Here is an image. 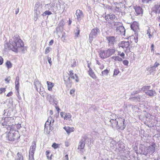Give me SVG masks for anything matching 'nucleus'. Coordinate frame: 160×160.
I'll list each match as a JSON object with an SVG mask.
<instances>
[{
	"label": "nucleus",
	"mask_w": 160,
	"mask_h": 160,
	"mask_svg": "<svg viewBox=\"0 0 160 160\" xmlns=\"http://www.w3.org/2000/svg\"><path fill=\"white\" fill-rule=\"evenodd\" d=\"M117 120V119L116 120H110V122L112 126H117V122L115 123V121H116Z\"/></svg>",
	"instance_id": "49530a36"
},
{
	"label": "nucleus",
	"mask_w": 160,
	"mask_h": 160,
	"mask_svg": "<svg viewBox=\"0 0 160 160\" xmlns=\"http://www.w3.org/2000/svg\"><path fill=\"white\" fill-rule=\"evenodd\" d=\"M21 127L20 124H17L16 123L13 124V125H12V127L11 129H13L14 130H16V129H20Z\"/></svg>",
	"instance_id": "c756f323"
},
{
	"label": "nucleus",
	"mask_w": 160,
	"mask_h": 160,
	"mask_svg": "<svg viewBox=\"0 0 160 160\" xmlns=\"http://www.w3.org/2000/svg\"><path fill=\"white\" fill-rule=\"evenodd\" d=\"M150 88V86H144L141 88V91L145 92L146 91H147L149 90Z\"/></svg>",
	"instance_id": "72a5a7b5"
},
{
	"label": "nucleus",
	"mask_w": 160,
	"mask_h": 160,
	"mask_svg": "<svg viewBox=\"0 0 160 160\" xmlns=\"http://www.w3.org/2000/svg\"><path fill=\"white\" fill-rule=\"evenodd\" d=\"M10 80V77H7L6 78H5V81H7V83H9V81Z\"/></svg>",
	"instance_id": "5fc2aeb1"
},
{
	"label": "nucleus",
	"mask_w": 160,
	"mask_h": 160,
	"mask_svg": "<svg viewBox=\"0 0 160 160\" xmlns=\"http://www.w3.org/2000/svg\"><path fill=\"white\" fill-rule=\"evenodd\" d=\"M12 46V51L16 52L22 51V48L24 46V44L18 34H16L13 36Z\"/></svg>",
	"instance_id": "f257e3e1"
},
{
	"label": "nucleus",
	"mask_w": 160,
	"mask_h": 160,
	"mask_svg": "<svg viewBox=\"0 0 160 160\" xmlns=\"http://www.w3.org/2000/svg\"><path fill=\"white\" fill-rule=\"evenodd\" d=\"M52 147L54 149H56L58 147V145L55 143H54L52 145Z\"/></svg>",
	"instance_id": "3c124183"
},
{
	"label": "nucleus",
	"mask_w": 160,
	"mask_h": 160,
	"mask_svg": "<svg viewBox=\"0 0 160 160\" xmlns=\"http://www.w3.org/2000/svg\"><path fill=\"white\" fill-rule=\"evenodd\" d=\"M100 56L101 58H108L106 50L103 51L100 53Z\"/></svg>",
	"instance_id": "cd10ccee"
},
{
	"label": "nucleus",
	"mask_w": 160,
	"mask_h": 160,
	"mask_svg": "<svg viewBox=\"0 0 160 160\" xmlns=\"http://www.w3.org/2000/svg\"><path fill=\"white\" fill-rule=\"evenodd\" d=\"M12 92H9L7 95V96L9 97L12 95Z\"/></svg>",
	"instance_id": "680f3d73"
},
{
	"label": "nucleus",
	"mask_w": 160,
	"mask_h": 160,
	"mask_svg": "<svg viewBox=\"0 0 160 160\" xmlns=\"http://www.w3.org/2000/svg\"><path fill=\"white\" fill-rule=\"evenodd\" d=\"M124 119L123 118H118L116 121H115V123L117 122V128L121 130H123L126 127V125L124 123Z\"/></svg>",
	"instance_id": "20e7f679"
},
{
	"label": "nucleus",
	"mask_w": 160,
	"mask_h": 160,
	"mask_svg": "<svg viewBox=\"0 0 160 160\" xmlns=\"http://www.w3.org/2000/svg\"><path fill=\"white\" fill-rule=\"evenodd\" d=\"M46 98L47 100L49 101L50 103H51V102H52V97L50 94H47Z\"/></svg>",
	"instance_id": "58836bf2"
},
{
	"label": "nucleus",
	"mask_w": 160,
	"mask_h": 160,
	"mask_svg": "<svg viewBox=\"0 0 160 160\" xmlns=\"http://www.w3.org/2000/svg\"><path fill=\"white\" fill-rule=\"evenodd\" d=\"M86 141L85 138L82 137L79 143V145L78 148V149H83L85 146V142Z\"/></svg>",
	"instance_id": "f8f14e48"
},
{
	"label": "nucleus",
	"mask_w": 160,
	"mask_h": 160,
	"mask_svg": "<svg viewBox=\"0 0 160 160\" xmlns=\"http://www.w3.org/2000/svg\"><path fill=\"white\" fill-rule=\"evenodd\" d=\"M71 116L70 114L68 113H66L64 114V119L65 120H67L68 119L70 118Z\"/></svg>",
	"instance_id": "f704fd0d"
},
{
	"label": "nucleus",
	"mask_w": 160,
	"mask_h": 160,
	"mask_svg": "<svg viewBox=\"0 0 160 160\" xmlns=\"http://www.w3.org/2000/svg\"><path fill=\"white\" fill-rule=\"evenodd\" d=\"M131 28L135 32V36L138 35L137 32L138 30V25L137 22H133L131 25Z\"/></svg>",
	"instance_id": "9b49d317"
},
{
	"label": "nucleus",
	"mask_w": 160,
	"mask_h": 160,
	"mask_svg": "<svg viewBox=\"0 0 160 160\" xmlns=\"http://www.w3.org/2000/svg\"><path fill=\"white\" fill-rule=\"evenodd\" d=\"M117 61H121L122 60V58L118 56H117Z\"/></svg>",
	"instance_id": "0e129e2a"
},
{
	"label": "nucleus",
	"mask_w": 160,
	"mask_h": 160,
	"mask_svg": "<svg viewBox=\"0 0 160 160\" xmlns=\"http://www.w3.org/2000/svg\"><path fill=\"white\" fill-rule=\"evenodd\" d=\"M100 32L99 29L97 28H95L93 29L90 33L89 36V41L90 42H92L93 40V38H95L98 35V34Z\"/></svg>",
	"instance_id": "39448f33"
},
{
	"label": "nucleus",
	"mask_w": 160,
	"mask_h": 160,
	"mask_svg": "<svg viewBox=\"0 0 160 160\" xmlns=\"http://www.w3.org/2000/svg\"><path fill=\"white\" fill-rule=\"evenodd\" d=\"M119 44L120 47H121L126 50H129L130 51V48L129 47V46L130 43L129 41H122L119 43Z\"/></svg>",
	"instance_id": "423d86ee"
},
{
	"label": "nucleus",
	"mask_w": 160,
	"mask_h": 160,
	"mask_svg": "<svg viewBox=\"0 0 160 160\" xmlns=\"http://www.w3.org/2000/svg\"><path fill=\"white\" fill-rule=\"evenodd\" d=\"M36 147V144L35 142H32V146L30 147V149L35 150Z\"/></svg>",
	"instance_id": "a19ab883"
},
{
	"label": "nucleus",
	"mask_w": 160,
	"mask_h": 160,
	"mask_svg": "<svg viewBox=\"0 0 160 160\" xmlns=\"http://www.w3.org/2000/svg\"><path fill=\"white\" fill-rule=\"evenodd\" d=\"M20 137L18 131L11 129H10V132L8 134H6V136L7 139L11 141L18 140Z\"/></svg>",
	"instance_id": "f03ea898"
},
{
	"label": "nucleus",
	"mask_w": 160,
	"mask_h": 160,
	"mask_svg": "<svg viewBox=\"0 0 160 160\" xmlns=\"http://www.w3.org/2000/svg\"><path fill=\"white\" fill-rule=\"evenodd\" d=\"M6 91V88H0V94H1L3 92Z\"/></svg>",
	"instance_id": "603ef678"
},
{
	"label": "nucleus",
	"mask_w": 160,
	"mask_h": 160,
	"mask_svg": "<svg viewBox=\"0 0 160 160\" xmlns=\"http://www.w3.org/2000/svg\"><path fill=\"white\" fill-rule=\"evenodd\" d=\"M3 61V58L1 57H0V65H2Z\"/></svg>",
	"instance_id": "13d9d810"
},
{
	"label": "nucleus",
	"mask_w": 160,
	"mask_h": 160,
	"mask_svg": "<svg viewBox=\"0 0 160 160\" xmlns=\"http://www.w3.org/2000/svg\"><path fill=\"white\" fill-rule=\"evenodd\" d=\"M140 91H141V90H140V89L136 91H134L133 92L131 93V95L133 96L134 95L136 94H138V93H139Z\"/></svg>",
	"instance_id": "de8ad7c7"
},
{
	"label": "nucleus",
	"mask_w": 160,
	"mask_h": 160,
	"mask_svg": "<svg viewBox=\"0 0 160 160\" xmlns=\"http://www.w3.org/2000/svg\"><path fill=\"white\" fill-rule=\"evenodd\" d=\"M64 129L68 133H69L73 131V128H71L69 127H65L64 128Z\"/></svg>",
	"instance_id": "bb28decb"
},
{
	"label": "nucleus",
	"mask_w": 160,
	"mask_h": 160,
	"mask_svg": "<svg viewBox=\"0 0 160 160\" xmlns=\"http://www.w3.org/2000/svg\"><path fill=\"white\" fill-rule=\"evenodd\" d=\"M105 20L107 21H109V17H108V14L107 15H106L105 17Z\"/></svg>",
	"instance_id": "052dcab7"
},
{
	"label": "nucleus",
	"mask_w": 160,
	"mask_h": 160,
	"mask_svg": "<svg viewBox=\"0 0 160 160\" xmlns=\"http://www.w3.org/2000/svg\"><path fill=\"white\" fill-rule=\"evenodd\" d=\"M34 154L33 153L29 152V158L31 160H33L34 159Z\"/></svg>",
	"instance_id": "a18cd8bd"
},
{
	"label": "nucleus",
	"mask_w": 160,
	"mask_h": 160,
	"mask_svg": "<svg viewBox=\"0 0 160 160\" xmlns=\"http://www.w3.org/2000/svg\"><path fill=\"white\" fill-rule=\"evenodd\" d=\"M51 59L50 57H48V60L50 65H51L52 62V61H51Z\"/></svg>",
	"instance_id": "6e6d98bb"
},
{
	"label": "nucleus",
	"mask_w": 160,
	"mask_h": 160,
	"mask_svg": "<svg viewBox=\"0 0 160 160\" xmlns=\"http://www.w3.org/2000/svg\"><path fill=\"white\" fill-rule=\"evenodd\" d=\"M117 117L118 116L116 115L115 114H112L110 116V118L111 120H116L118 118Z\"/></svg>",
	"instance_id": "e433bc0d"
},
{
	"label": "nucleus",
	"mask_w": 160,
	"mask_h": 160,
	"mask_svg": "<svg viewBox=\"0 0 160 160\" xmlns=\"http://www.w3.org/2000/svg\"><path fill=\"white\" fill-rule=\"evenodd\" d=\"M76 15L77 17V18L78 20H80L83 17L82 12L79 9H78L76 10Z\"/></svg>",
	"instance_id": "2eb2a0df"
},
{
	"label": "nucleus",
	"mask_w": 160,
	"mask_h": 160,
	"mask_svg": "<svg viewBox=\"0 0 160 160\" xmlns=\"http://www.w3.org/2000/svg\"><path fill=\"white\" fill-rule=\"evenodd\" d=\"M4 47L5 50L8 49L12 50V44H9L6 42L4 44Z\"/></svg>",
	"instance_id": "b1692460"
},
{
	"label": "nucleus",
	"mask_w": 160,
	"mask_h": 160,
	"mask_svg": "<svg viewBox=\"0 0 160 160\" xmlns=\"http://www.w3.org/2000/svg\"><path fill=\"white\" fill-rule=\"evenodd\" d=\"M76 66V61L75 60H74L73 62V64H72L71 65V66L72 67H74Z\"/></svg>",
	"instance_id": "69168bd1"
},
{
	"label": "nucleus",
	"mask_w": 160,
	"mask_h": 160,
	"mask_svg": "<svg viewBox=\"0 0 160 160\" xmlns=\"http://www.w3.org/2000/svg\"><path fill=\"white\" fill-rule=\"evenodd\" d=\"M47 83L48 86V89L49 91H51L52 90V87L54 86V84L49 81L47 82Z\"/></svg>",
	"instance_id": "7c9ffc66"
},
{
	"label": "nucleus",
	"mask_w": 160,
	"mask_h": 160,
	"mask_svg": "<svg viewBox=\"0 0 160 160\" xmlns=\"http://www.w3.org/2000/svg\"><path fill=\"white\" fill-rule=\"evenodd\" d=\"M52 50V48L49 47H47L45 49V53L46 54L50 52Z\"/></svg>",
	"instance_id": "79ce46f5"
},
{
	"label": "nucleus",
	"mask_w": 160,
	"mask_h": 160,
	"mask_svg": "<svg viewBox=\"0 0 160 160\" xmlns=\"http://www.w3.org/2000/svg\"><path fill=\"white\" fill-rule=\"evenodd\" d=\"M152 11L156 13H160V4H158L152 8Z\"/></svg>",
	"instance_id": "f3484780"
},
{
	"label": "nucleus",
	"mask_w": 160,
	"mask_h": 160,
	"mask_svg": "<svg viewBox=\"0 0 160 160\" xmlns=\"http://www.w3.org/2000/svg\"><path fill=\"white\" fill-rule=\"evenodd\" d=\"M96 63L100 66L99 68L101 69H102L104 68V66L102 64V65L101 63L98 60H96Z\"/></svg>",
	"instance_id": "37998d69"
},
{
	"label": "nucleus",
	"mask_w": 160,
	"mask_h": 160,
	"mask_svg": "<svg viewBox=\"0 0 160 160\" xmlns=\"http://www.w3.org/2000/svg\"><path fill=\"white\" fill-rule=\"evenodd\" d=\"M53 40H51L49 42V45H51L53 43Z\"/></svg>",
	"instance_id": "e2e57ef3"
},
{
	"label": "nucleus",
	"mask_w": 160,
	"mask_h": 160,
	"mask_svg": "<svg viewBox=\"0 0 160 160\" xmlns=\"http://www.w3.org/2000/svg\"><path fill=\"white\" fill-rule=\"evenodd\" d=\"M135 12L137 15H140L142 14V8L139 6H136L134 8Z\"/></svg>",
	"instance_id": "6ab92c4d"
},
{
	"label": "nucleus",
	"mask_w": 160,
	"mask_h": 160,
	"mask_svg": "<svg viewBox=\"0 0 160 160\" xmlns=\"http://www.w3.org/2000/svg\"><path fill=\"white\" fill-rule=\"evenodd\" d=\"M142 97V96L140 95H138L136 97H130V99H132V100L134 101H140V98Z\"/></svg>",
	"instance_id": "a878e982"
},
{
	"label": "nucleus",
	"mask_w": 160,
	"mask_h": 160,
	"mask_svg": "<svg viewBox=\"0 0 160 160\" xmlns=\"http://www.w3.org/2000/svg\"><path fill=\"white\" fill-rule=\"evenodd\" d=\"M160 69V64L157 62H156L153 66L150 67V70L156 71Z\"/></svg>",
	"instance_id": "ddd939ff"
},
{
	"label": "nucleus",
	"mask_w": 160,
	"mask_h": 160,
	"mask_svg": "<svg viewBox=\"0 0 160 160\" xmlns=\"http://www.w3.org/2000/svg\"><path fill=\"white\" fill-rule=\"evenodd\" d=\"M80 32V30L79 29L78 27H77L74 30L75 37L76 38L78 37V36L79 35Z\"/></svg>",
	"instance_id": "2f4dec72"
},
{
	"label": "nucleus",
	"mask_w": 160,
	"mask_h": 160,
	"mask_svg": "<svg viewBox=\"0 0 160 160\" xmlns=\"http://www.w3.org/2000/svg\"><path fill=\"white\" fill-rule=\"evenodd\" d=\"M15 160H23V156L20 152H18L16 156Z\"/></svg>",
	"instance_id": "aec40b11"
},
{
	"label": "nucleus",
	"mask_w": 160,
	"mask_h": 160,
	"mask_svg": "<svg viewBox=\"0 0 160 160\" xmlns=\"http://www.w3.org/2000/svg\"><path fill=\"white\" fill-rule=\"evenodd\" d=\"M63 79L65 82V84L68 87H71V86L72 81L70 80V77L65 76L63 77Z\"/></svg>",
	"instance_id": "9d476101"
},
{
	"label": "nucleus",
	"mask_w": 160,
	"mask_h": 160,
	"mask_svg": "<svg viewBox=\"0 0 160 160\" xmlns=\"http://www.w3.org/2000/svg\"><path fill=\"white\" fill-rule=\"evenodd\" d=\"M109 71L107 69H106L102 72V76L107 75L109 73Z\"/></svg>",
	"instance_id": "ea45409f"
},
{
	"label": "nucleus",
	"mask_w": 160,
	"mask_h": 160,
	"mask_svg": "<svg viewBox=\"0 0 160 160\" xmlns=\"http://www.w3.org/2000/svg\"><path fill=\"white\" fill-rule=\"evenodd\" d=\"M108 17L109 19H110L111 20H113L116 18V16L112 14H110L109 15H108Z\"/></svg>",
	"instance_id": "c03bdc74"
},
{
	"label": "nucleus",
	"mask_w": 160,
	"mask_h": 160,
	"mask_svg": "<svg viewBox=\"0 0 160 160\" xmlns=\"http://www.w3.org/2000/svg\"><path fill=\"white\" fill-rule=\"evenodd\" d=\"M6 64L8 68H11L12 67V64L10 61H7L6 63Z\"/></svg>",
	"instance_id": "c9c22d12"
},
{
	"label": "nucleus",
	"mask_w": 160,
	"mask_h": 160,
	"mask_svg": "<svg viewBox=\"0 0 160 160\" xmlns=\"http://www.w3.org/2000/svg\"><path fill=\"white\" fill-rule=\"evenodd\" d=\"M52 14V13L51 12L49 11L48 10L46 11L45 12H44L42 14V15L43 16H46L47 15H50Z\"/></svg>",
	"instance_id": "4c0bfd02"
},
{
	"label": "nucleus",
	"mask_w": 160,
	"mask_h": 160,
	"mask_svg": "<svg viewBox=\"0 0 160 160\" xmlns=\"http://www.w3.org/2000/svg\"><path fill=\"white\" fill-rule=\"evenodd\" d=\"M106 54L108 57L113 54L115 51V48L113 47L112 48H109L106 50Z\"/></svg>",
	"instance_id": "4468645a"
},
{
	"label": "nucleus",
	"mask_w": 160,
	"mask_h": 160,
	"mask_svg": "<svg viewBox=\"0 0 160 160\" xmlns=\"http://www.w3.org/2000/svg\"><path fill=\"white\" fill-rule=\"evenodd\" d=\"M117 32L119 34L121 35L125 36V30L123 26L122 25H120L117 27L116 28Z\"/></svg>",
	"instance_id": "6e6552de"
},
{
	"label": "nucleus",
	"mask_w": 160,
	"mask_h": 160,
	"mask_svg": "<svg viewBox=\"0 0 160 160\" xmlns=\"http://www.w3.org/2000/svg\"><path fill=\"white\" fill-rule=\"evenodd\" d=\"M68 76H69L70 77V78H72L73 79H75V81L77 82L78 81V78L77 75L75 74L74 76V73L72 72V70H70L69 71V73L68 74Z\"/></svg>",
	"instance_id": "dca6fc26"
},
{
	"label": "nucleus",
	"mask_w": 160,
	"mask_h": 160,
	"mask_svg": "<svg viewBox=\"0 0 160 160\" xmlns=\"http://www.w3.org/2000/svg\"><path fill=\"white\" fill-rule=\"evenodd\" d=\"M122 62L123 64L126 66H128L129 63L128 61L127 60L123 61Z\"/></svg>",
	"instance_id": "864d4df0"
},
{
	"label": "nucleus",
	"mask_w": 160,
	"mask_h": 160,
	"mask_svg": "<svg viewBox=\"0 0 160 160\" xmlns=\"http://www.w3.org/2000/svg\"><path fill=\"white\" fill-rule=\"evenodd\" d=\"M88 72L89 75L93 79H96V76L94 72L92 70L91 68H90V69L88 71Z\"/></svg>",
	"instance_id": "5701e85b"
},
{
	"label": "nucleus",
	"mask_w": 160,
	"mask_h": 160,
	"mask_svg": "<svg viewBox=\"0 0 160 160\" xmlns=\"http://www.w3.org/2000/svg\"><path fill=\"white\" fill-rule=\"evenodd\" d=\"M75 92V90H71L70 91V94L72 95V94H73V93H74V92Z\"/></svg>",
	"instance_id": "774afa93"
},
{
	"label": "nucleus",
	"mask_w": 160,
	"mask_h": 160,
	"mask_svg": "<svg viewBox=\"0 0 160 160\" xmlns=\"http://www.w3.org/2000/svg\"><path fill=\"white\" fill-rule=\"evenodd\" d=\"M64 21L62 20H61L59 24L60 26H62L63 25Z\"/></svg>",
	"instance_id": "bf43d9fd"
},
{
	"label": "nucleus",
	"mask_w": 160,
	"mask_h": 160,
	"mask_svg": "<svg viewBox=\"0 0 160 160\" xmlns=\"http://www.w3.org/2000/svg\"><path fill=\"white\" fill-rule=\"evenodd\" d=\"M150 33V28H149L147 30V34L148 35V36L149 37V38H151L150 37L151 36Z\"/></svg>",
	"instance_id": "8fccbe9b"
},
{
	"label": "nucleus",
	"mask_w": 160,
	"mask_h": 160,
	"mask_svg": "<svg viewBox=\"0 0 160 160\" xmlns=\"http://www.w3.org/2000/svg\"><path fill=\"white\" fill-rule=\"evenodd\" d=\"M0 122L2 126H8V129H11L12 125L15 124L14 119L12 117L2 118Z\"/></svg>",
	"instance_id": "7ed1b4c3"
},
{
	"label": "nucleus",
	"mask_w": 160,
	"mask_h": 160,
	"mask_svg": "<svg viewBox=\"0 0 160 160\" xmlns=\"http://www.w3.org/2000/svg\"><path fill=\"white\" fill-rule=\"evenodd\" d=\"M38 5H35L34 10V14L37 16L40 14V8L38 7Z\"/></svg>",
	"instance_id": "393cba45"
},
{
	"label": "nucleus",
	"mask_w": 160,
	"mask_h": 160,
	"mask_svg": "<svg viewBox=\"0 0 160 160\" xmlns=\"http://www.w3.org/2000/svg\"><path fill=\"white\" fill-rule=\"evenodd\" d=\"M145 93L150 97H153L155 93V91L152 90H149L145 92Z\"/></svg>",
	"instance_id": "412c9836"
},
{
	"label": "nucleus",
	"mask_w": 160,
	"mask_h": 160,
	"mask_svg": "<svg viewBox=\"0 0 160 160\" xmlns=\"http://www.w3.org/2000/svg\"><path fill=\"white\" fill-rule=\"evenodd\" d=\"M138 35H137L136 36V38H135V37H134V41L135 42H136V43H137L138 41V37H137V36Z\"/></svg>",
	"instance_id": "338daca9"
},
{
	"label": "nucleus",
	"mask_w": 160,
	"mask_h": 160,
	"mask_svg": "<svg viewBox=\"0 0 160 160\" xmlns=\"http://www.w3.org/2000/svg\"><path fill=\"white\" fill-rule=\"evenodd\" d=\"M156 147V145L155 143L153 142L151 145L147 147V150H148V154H152L154 153L155 151Z\"/></svg>",
	"instance_id": "0eeeda50"
},
{
	"label": "nucleus",
	"mask_w": 160,
	"mask_h": 160,
	"mask_svg": "<svg viewBox=\"0 0 160 160\" xmlns=\"http://www.w3.org/2000/svg\"><path fill=\"white\" fill-rule=\"evenodd\" d=\"M19 77L18 76H17L16 78L15 81V89L18 91L19 89Z\"/></svg>",
	"instance_id": "c85d7f7f"
},
{
	"label": "nucleus",
	"mask_w": 160,
	"mask_h": 160,
	"mask_svg": "<svg viewBox=\"0 0 160 160\" xmlns=\"http://www.w3.org/2000/svg\"><path fill=\"white\" fill-rule=\"evenodd\" d=\"M118 146L122 149L124 147V145L122 144L118 143Z\"/></svg>",
	"instance_id": "4d7b16f0"
},
{
	"label": "nucleus",
	"mask_w": 160,
	"mask_h": 160,
	"mask_svg": "<svg viewBox=\"0 0 160 160\" xmlns=\"http://www.w3.org/2000/svg\"><path fill=\"white\" fill-rule=\"evenodd\" d=\"M48 120H49L50 126L51 127H50V130H52L53 129V126L54 124V120L51 117H50L48 118Z\"/></svg>",
	"instance_id": "4be33fe9"
},
{
	"label": "nucleus",
	"mask_w": 160,
	"mask_h": 160,
	"mask_svg": "<svg viewBox=\"0 0 160 160\" xmlns=\"http://www.w3.org/2000/svg\"><path fill=\"white\" fill-rule=\"evenodd\" d=\"M140 150L141 151V154L145 156H147L148 154L146 147V148H144L143 147L142 145L140 147Z\"/></svg>",
	"instance_id": "a211bd4d"
},
{
	"label": "nucleus",
	"mask_w": 160,
	"mask_h": 160,
	"mask_svg": "<svg viewBox=\"0 0 160 160\" xmlns=\"http://www.w3.org/2000/svg\"><path fill=\"white\" fill-rule=\"evenodd\" d=\"M108 41V46H113L115 42V37L114 36H108L106 37Z\"/></svg>",
	"instance_id": "1a4fd4ad"
},
{
	"label": "nucleus",
	"mask_w": 160,
	"mask_h": 160,
	"mask_svg": "<svg viewBox=\"0 0 160 160\" xmlns=\"http://www.w3.org/2000/svg\"><path fill=\"white\" fill-rule=\"evenodd\" d=\"M119 72L118 69H115L114 71L113 76H117Z\"/></svg>",
	"instance_id": "09e8293b"
},
{
	"label": "nucleus",
	"mask_w": 160,
	"mask_h": 160,
	"mask_svg": "<svg viewBox=\"0 0 160 160\" xmlns=\"http://www.w3.org/2000/svg\"><path fill=\"white\" fill-rule=\"evenodd\" d=\"M49 120H48V119L47 121L46 122L45 125H44V131H46L47 130H48V127L50 129V127H51V126H50Z\"/></svg>",
	"instance_id": "473e14b6"
}]
</instances>
